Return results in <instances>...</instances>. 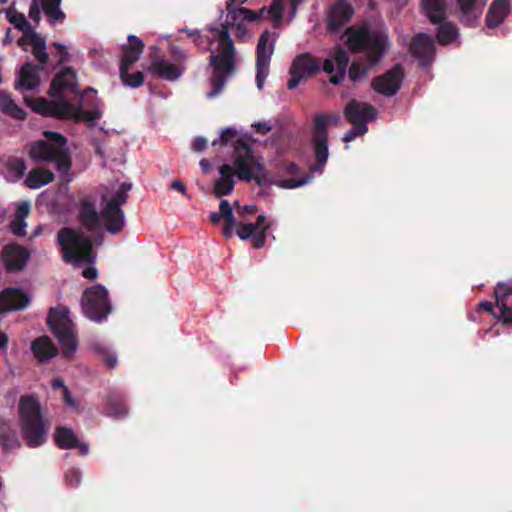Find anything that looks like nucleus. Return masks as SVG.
I'll use <instances>...</instances> for the list:
<instances>
[{"label":"nucleus","instance_id":"obj_23","mask_svg":"<svg viewBox=\"0 0 512 512\" xmlns=\"http://www.w3.org/2000/svg\"><path fill=\"white\" fill-rule=\"evenodd\" d=\"M512 296V280L503 283L500 282L495 290L496 306L499 308V314L496 316L504 324L512 320V308L508 306V298Z\"/></svg>","mask_w":512,"mask_h":512},{"label":"nucleus","instance_id":"obj_33","mask_svg":"<svg viewBox=\"0 0 512 512\" xmlns=\"http://www.w3.org/2000/svg\"><path fill=\"white\" fill-rule=\"evenodd\" d=\"M38 85L39 77L36 70L30 64H25L19 72L17 88L21 91H32L37 89Z\"/></svg>","mask_w":512,"mask_h":512},{"label":"nucleus","instance_id":"obj_13","mask_svg":"<svg viewBox=\"0 0 512 512\" xmlns=\"http://www.w3.org/2000/svg\"><path fill=\"white\" fill-rule=\"evenodd\" d=\"M107 294L106 288L101 285L93 286L84 292L82 310L88 319L101 322L110 314L111 304Z\"/></svg>","mask_w":512,"mask_h":512},{"label":"nucleus","instance_id":"obj_55","mask_svg":"<svg viewBox=\"0 0 512 512\" xmlns=\"http://www.w3.org/2000/svg\"><path fill=\"white\" fill-rule=\"evenodd\" d=\"M200 166L205 173L208 172L211 168V164L207 159H202L200 161Z\"/></svg>","mask_w":512,"mask_h":512},{"label":"nucleus","instance_id":"obj_22","mask_svg":"<svg viewBox=\"0 0 512 512\" xmlns=\"http://www.w3.org/2000/svg\"><path fill=\"white\" fill-rule=\"evenodd\" d=\"M345 115L352 124H365L366 120H375L377 110L370 104L351 101L346 109Z\"/></svg>","mask_w":512,"mask_h":512},{"label":"nucleus","instance_id":"obj_2","mask_svg":"<svg viewBox=\"0 0 512 512\" xmlns=\"http://www.w3.org/2000/svg\"><path fill=\"white\" fill-rule=\"evenodd\" d=\"M77 79L75 71L71 68L62 69L53 79L49 90L50 100L45 98L29 99L25 101L31 109L41 115L59 119L74 120L92 124L100 119L102 113L99 109L96 91L88 89L81 96L78 107L71 103V96H76Z\"/></svg>","mask_w":512,"mask_h":512},{"label":"nucleus","instance_id":"obj_11","mask_svg":"<svg viewBox=\"0 0 512 512\" xmlns=\"http://www.w3.org/2000/svg\"><path fill=\"white\" fill-rule=\"evenodd\" d=\"M48 324L61 346L63 356L72 357L77 350L78 340L69 310L64 306L52 308L48 315Z\"/></svg>","mask_w":512,"mask_h":512},{"label":"nucleus","instance_id":"obj_32","mask_svg":"<svg viewBox=\"0 0 512 512\" xmlns=\"http://www.w3.org/2000/svg\"><path fill=\"white\" fill-rule=\"evenodd\" d=\"M6 17L10 23L14 25V27L24 33V37L18 40V45L25 48L26 39L31 36V34H35L32 30L31 25L26 20L23 14L17 13L13 9H8L6 11Z\"/></svg>","mask_w":512,"mask_h":512},{"label":"nucleus","instance_id":"obj_4","mask_svg":"<svg viewBox=\"0 0 512 512\" xmlns=\"http://www.w3.org/2000/svg\"><path fill=\"white\" fill-rule=\"evenodd\" d=\"M206 37L210 41V64L214 69L211 79L213 88L207 93V97L214 98L220 94L226 79L235 71V50L225 25L210 28Z\"/></svg>","mask_w":512,"mask_h":512},{"label":"nucleus","instance_id":"obj_43","mask_svg":"<svg viewBox=\"0 0 512 512\" xmlns=\"http://www.w3.org/2000/svg\"><path fill=\"white\" fill-rule=\"evenodd\" d=\"M353 125V128L350 131H348L343 137V141L346 143L354 140L358 136L364 135L368 130L366 124Z\"/></svg>","mask_w":512,"mask_h":512},{"label":"nucleus","instance_id":"obj_15","mask_svg":"<svg viewBox=\"0 0 512 512\" xmlns=\"http://www.w3.org/2000/svg\"><path fill=\"white\" fill-rule=\"evenodd\" d=\"M321 61L310 53L297 55L289 69L291 78L287 82V88L295 89L302 80L316 74L320 70Z\"/></svg>","mask_w":512,"mask_h":512},{"label":"nucleus","instance_id":"obj_42","mask_svg":"<svg viewBox=\"0 0 512 512\" xmlns=\"http://www.w3.org/2000/svg\"><path fill=\"white\" fill-rule=\"evenodd\" d=\"M120 77L123 83L129 87H140L144 82L142 72L129 73V68L120 67Z\"/></svg>","mask_w":512,"mask_h":512},{"label":"nucleus","instance_id":"obj_58","mask_svg":"<svg viewBox=\"0 0 512 512\" xmlns=\"http://www.w3.org/2000/svg\"><path fill=\"white\" fill-rule=\"evenodd\" d=\"M42 231H43V226H42V225L38 226V227L34 230V232H33V234H32V237H37V236L41 235Z\"/></svg>","mask_w":512,"mask_h":512},{"label":"nucleus","instance_id":"obj_50","mask_svg":"<svg viewBox=\"0 0 512 512\" xmlns=\"http://www.w3.org/2000/svg\"><path fill=\"white\" fill-rule=\"evenodd\" d=\"M207 146V141L206 139L202 138V137H198L195 139L194 141V150L196 151H202L206 148Z\"/></svg>","mask_w":512,"mask_h":512},{"label":"nucleus","instance_id":"obj_17","mask_svg":"<svg viewBox=\"0 0 512 512\" xmlns=\"http://www.w3.org/2000/svg\"><path fill=\"white\" fill-rule=\"evenodd\" d=\"M30 258V252L16 243L5 245L1 252V261L8 272L21 271Z\"/></svg>","mask_w":512,"mask_h":512},{"label":"nucleus","instance_id":"obj_7","mask_svg":"<svg viewBox=\"0 0 512 512\" xmlns=\"http://www.w3.org/2000/svg\"><path fill=\"white\" fill-rule=\"evenodd\" d=\"M302 1L274 0L268 10L262 8L258 13L246 8H230V4H227L226 23L231 30L235 31L237 37L244 38L249 25L264 17L265 13L272 19L274 25H278L282 19L283 9L287 4L291 5V20L296 14L298 4Z\"/></svg>","mask_w":512,"mask_h":512},{"label":"nucleus","instance_id":"obj_49","mask_svg":"<svg viewBox=\"0 0 512 512\" xmlns=\"http://www.w3.org/2000/svg\"><path fill=\"white\" fill-rule=\"evenodd\" d=\"M170 187L176 191H179L183 195L189 197L186 193V187L180 180H174L171 182Z\"/></svg>","mask_w":512,"mask_h":512},{"label":"nucleus","instance_id":"obj_41","mask_svg":"<svg viewBox=\"0 0 512 512\" xmlns=\"http://www.w3.org/2000/svg\"><path fill=\"white\" fill-rule=\"evenodd\" d=\"M458 38V30L457 28L450 24H443L440 26L438 34H437V40L442 45L450 44L454 41H456Z\"/></svg>","mask_w":512,"mask_h":512},{"label":"nucleus","instance_id":"obj_39","mask_svg":"<svg viewBox=\"0 0 512 512\" xmlns=\"http://www.w3.org/2000/svg\"><path fill=\"white\" fill-rule=\"evenodd\" d=\"M26 41L30 42L32 46V53L35 56V58L40 63H45L48 59V54L46 53L44 39L35 33L31 34V36L27 38Z\"/></svg>","mask_w":512,"mask_h":512},{"label":"nucleus","instance_id":"obj_29","mask_svg":"<svg viewBox=\"0 0 512 512\" xmlns=\"http://www.w3.org/2000/svg\"><path fill=\"white\" fill-rule=\"evenodd\" d=\"M509 14V4L507 0H495L486 17L488 28H495L501 24Z\"/></svg>","mask_w":512,"mask_h":512},{"label":"nucleus","instance_id":"obj_20","mask_svg":"<svg viewBox=\"0 0 512 512\" xmlns=\"http://www.w3.org/2000/svg\"><path fill=\"white\" fill-rule=\"evenodd\" d=\"M353 13V8L347 1L340 0L335 3L327 16L328 30L332 33H339L350 22Z\"/></svg>","mask_w":512,"mask_h":512},{"label":"nucleus","instance_id":"obj_60","mask_svg":"<svg viewBox=\"0 0 512 512\" xmlns=\"http://www.w3.org/2000/svg\"><path fill=\"white\" fill-rule=\"evenodd\" d=\"M298 170V167L295 164H290L288 167L289 173H295Z\"/></svg>","mask_w":512,"mask_h":512},{"label":"nucleus","instance_id":"obj_45","mask_svg":"<svg viewBox=\"0 0 512 512\" xmlns=\"http://www.w3.org/2000/svg\"><path fill=\"white\" fill-rule=\"evenodd\" d=\"M65 479H66V482L70 486L78 485L80 482V479H81L80 471L78 469H74V468L68 470L66 473Z\"/></svg>","mask_w":512,"mask_h":512},{"label":"nucleus","instance_id":"obj_25","mask_svg":"<svg viewBox=\"0 0 512 512\" xmlns=\"http://www.w3.org/2000/svg\"><path fill=\"white\" fill-rule=\"evenodd\" d=\"M411 52L425 65L434 53L432 38L427 34H419L414 37Z\"/></svg>","mask_w":512,"mask_h":512},{"label":"nucleus","instance_id":"obj_19","mask_svg":"<svg viewBox=\"0 0 512 512\" xmlns=\"http://www.w3.org/2000/svg\"><path fill=\"white\" fill-rule=\"evenodd\" d=\"M402 77V68L397 65L384 75L375 78L372 87L379 94L392 96L399 90Z\"/></svg>","mask_w":512,"mask_h":512},{"label":"nucleus","instance_id":"obj_47","mask_svg":"<svg viewBox=\"0 0 512 512\" xmlns=\"http://www.w3.org/2000/svg\"><path fill=\"white\" fill-rule=\"evenodd\" d=\"M53 46L58 50V60L59 62H65L68 60V49L63 44L54 43Z\"/></svg>","mask_w":512,"mask_h":512},{"label":"nucleus","instance_id":"obj_16","mask_svg":"<svg viewBox=\"0 0 512 512\" xmlns=\"http://www.w3.org/2000/svg\"><path fill=\"white\" fill-rule=\"evenodd\" d=\"M172 54L177 62H182L186 59L184 52L178 48H173ZM149 70L161 78L173 81L182 75L184 66L181 63H172L167 59L157 58L151 63Z\"/></svg>","mask_w":512,"mask_h":512},{"label":"nucleus","instance_id":"obj_3","mask_svg":"<svg viewBox=\"0 0 512 512\" xmlns=\"http://www.w3.org/2000/svg\"><path fill=\"white\" fill-rule=\"evenodd\" d=\"M131 187L127 182L103 187L101 213L96 211L94 204L83 201L79 214L81 223L89 230L104 228L109 233H119L125 225L121 206L126 203Z\"/></svg>","mask_w":512,"mask_h":512},{"label":"nucleus","instance_id":"obj_44","mask_svg":"<svg viewBox=\"0 0 512 512\" xmlns=\"http://www.w3.org/2000/svg\"><path fill=\"white\" fill-rule=\"evenodd\" d=\"M367 74L368 70L357 63H353L349 69V77L354 82L363 80Z\"/></svg>","mask_w":512,"mask_h":512},{"label":"nucleus","instance_id":"obj_40","mask_svg":"<svg viewBox=\"0 0 512 512\" xmlns=\"http://www.w3.org/2000/svg\"><path fill=\"white\" fill-rule=\"evenodd\" d=\"M52 388L55 391H60L61 398L68 407H70L72 410H78V404L76 400L71 396L69 389L64 384V381L62 379L55 378L52 381Z\"/></svg>","mask_w":512,"mask_h":512},{"label":"nucleus","instance_id":"obj_62","mask_svg":"<svg viewBox=\"0 0 512 512\" xmlns=\"http://www.w3.org/2000/svg\"><path fill=\"white\" fill-rule=\"evenodd\" d=\"M97 152H98L99 154H102V151H101V149H100V148H98V149H97Z\"/></svg>","mask_w":512,"mask_h":512},{"label":"nucleus","instance_id":"obj_51","mask_svg":"<svg viewBox=\"0 0 512 512\" xmlns=\"http://www.w3.org/2000/svg\"><path fill=\"white\" fill-rule=\"evenodd\" d=\"M8 345V336L4 332H0V349L6 352Z\"/></svg>","mask_w":512,"mask_h":512},{"label":"nucleus","instance_id":"obj_28","mask_svg":"<svg viewBox=\"0 0 512 512\" xmlns=\"http://www.w3.org/2000/svg\"><path fill=\"white\" fill-rule=\"evenodd\" d=\"M128 42V46L124 48L120 67L130 68V65L136 62L143 52L144 44L140 38L129 35Z\"/></svg>","mask_w":512,"mask_h":512},{"label":"nucleus","instance_id":"obj_9","mask_svg":"<svg viewBox=\"0 0 512 512\" xmlns=\"http://www.w3.org/2000/svg\"><path fill=\"white\" fill-rule=\"evenodd\" d=\"M45 139L37 140L29 144L28 153L33 160L46 161L55 164L59 173L66 175L71 167V157L66 138L52 131H44Z\"/></svg>","mask_w":512,"mask_h":512},{"label":"nucleus","instance_id":"obj_36","mask_svg":"<svg viewBox=\"0 0 512 512\" xmlns=\"http://www.w3.org/2000/svg\"><path fill=\"white\" fill-rule=\"evenodd\" d=\"M61 0H40L42 10L52 24L61 23L65 19V14L59 8Z\"/></svg>","mask_w":512,"mask_h":512},{"label":"nucleus","instance_id":"obj_56","mask_svg":"<svg viewBox=\"0 0 512 512\" xmlns=\"http://www.w3.org/2000/svg\"><path fill=\"white\" fill-rule=\"evenodd\" d=\"M480 308L484 309V310H486L488 312H491L492 308H493V304L491 302H482L480 304Z\"/></svg>","mask_w":512,"mask_h":512},{"label":"nucleus","instance_id":"obj_1","mask_svg":"<svg viewBox=\"0 0 512 512\" xmlns=\"http://www.w3.org/2000/svg\"><path fill=\"white\" fill-rule=\"evenodd\" d=\"M230 145L234 147L233 167L224 164L219 168V177L213 184V195L216 198L232 193L235 185L234 175L239 180H255L259 185L274 184L284 189H293L308 184L311 177L270 180L264 173L260 159L248 146L240 132L235 128L222 130L219 139L212 145Z\"/></svg>","mask_w":512,"mask_h":512},{"label":"nucleus","instance_id":"obj_34","mask_svg":"<svg viewBox=\"0 0 512 512\" xmlns=\"http://www.w3.org/2000/svg\"><path fill=\"white\" fill-rule=\"evenodd\" d=\"M54 180L53 173L44 168H37L31 170L26 179L25 184L31 189H38Z\"/></svg>","mask_w":512,"mask_h":512},{"label":"nucleus","instance_id":"obj_21","mask_svg":"<svg viewBox=\"0 0 512 512\" xmlns=\"http://www.w3.org/2000/svg\"><path fill=\"white\" fill-rule=\"evenodd\" d=\"M31 296L18 288H8L0 293V314L21 310L28 306Z\"/></svg>","mask_w":512,"mask_h":512},{"label":"nucleus","instance_id":"obj_61","mask_svg":"<svg viewBox=\"0 0 512 512\" xmlns=\"http://www.w3.org/2000/svg\"><path fill=\"white\" fill-rule=\"evenodd\" d=\"M6 2H7V0H0L1 4H5Z\"/></svg>","mask_w":512,"mask_h":512},{"label":"nucleus","instance_id":"obj_38","mask_svg":"<svg viewBox=\"0 0 512 512\" xmlns=\"http://www.w3.org/2000/svg\"><path fill=\"white\" fill-rule=\"evenodd\" d=\"M55 441L62 449L74 448L78 445V439L72 429L58 427L55 431Z\"/></svg>","mask_w":512,"mask_h":512},{"label":"nucleus","instance_id":"obj_57","mask_svg":"<svg viewBox=\"0 0 512 512\" xmlns=\"http://www.w3.org/2000/svg\"><path fill=\"white\" fill-rule=\"evenodd\" d=\"M79 449H80V453L82 455H85L88 453V445L87 444H80Z\"/></svg>","mask_w":512,"mask_h":512},{"label":"nucleus","instance_id":"obj_46","mask_svg":"<svg viewBox=\"0 0 512 512\" xmlns=\"http://www.w3.org/2000/svg\"><path fill=\"white\" fill-rule=\"evenodd\" d=\"M101 354L108 367L114 368L117 365V357L115 354L105 349L101 350Z\"/></svg>","mask_w":512,"mask_h":512},{"label":"nucleus","instance_id":"obj_10","mask_svg":"<svg viewBox=\"0 0 512 512\" xmlns=\"http://www.w3.org/2000/svg\"><path fill=\"white\" fill-rule=\"evenodd\" d=\"M347 45L353 52H364L371 65L377 64L389 49L385 29L369 30L366 24L346 29Z\"/></svg>","mask_w":512,"mask_h":512},{"label":"nucleus","instance_id":"obj_35","mask_svg":"<svg viewBox=\"0 0 512 512\" xmlns=\"http://www.w3.org/2000/svg\"><path fill=\"white\" fill-rule=\"evenodd\" d=\"M423 9L432 23H438L445 17V0H422Z\"/></svg>","mask_w":512,"mask_h":512},{"label":"nucleus","instance_id":"obj_53","mask_svg":"<svg viewBox=\"0 0 512 512\" xmlns=\"http://www.w3.org/2000/svg\"><path fill=\"white\" fill-rule=\"evenodd\" d=\"M30 17L35 20V21H38L39 20V11H38V8L36 7V4H34L31 9H30Z\"/></svg>","mask_w":512,"mask_h":512},{"label":"nucleus","instance_id":"obj_12","mask_svg":"<svg viewBox=\"0 0 512 512\" xmlns=\"http://www.w3.org/2000/svg\"><path fill=\"white\" fill-rule=\"evenodd\" d=\"M340 121L338 115H322L316 118L313 132V146L316 158V164L312 171L322 173L327 162L329 151L327 145V128L331 125H337Z\"/></svg>","mask_w":512,"mask_h":512},{"label":"nucleus","instance_id":"obj_30","mask_svg":"<svg viewBox=\"0 0 512 512\" xmlns=\"http://www.w3.org/2000/svg\"><path fill=\"white\" fill-rule=\"evenodd\" d=\"M30 213V203L27 201H21L17 204L14 218L10 223V229L16 236H23L26 233V222L25 219Z\"/></svg>","mask_w":512,"mask_h":512},{"label":"nucleus","instance_id":"obj_54","mask_svg":"<svg viewBox=\"0 0 512 512\" xmlns=\"http://www.w3.org/2000/svg\"><path fill=\"white\" fill-rule=\"evenodd\" d=\"M256 130L259 133L265 134L270 130V127L265 123H258L256 126Z\"/></svg>","mask_w":512,"mask_h":512},{"label":"nucleus","instance_id":"obj_24","mask_svg":"<svg viewBox=\"0 0 512 512\" xmlns=\"http://www.w3.org/2000/svg\"><path fill=\"white\" fill-rule=\"evenodd\" d=\"M487 0H456L461 11L460 20L467 26L474 25L480 18Z\"/></svg>","mask_w":512,"mask_h":512},{"label":"nucleus","instance_id":"obj_27","mask_svg":"<svg viewBox=\"0 0 512 512\" xmlns=\"http://www.w3.org/2000/svg\"><path fill=\"white\" fill-rule=\"evenodd\" d=\"M21 442L11 421L0 419V447L4 451L18 449Z\"/></svg>","mask_w":512,"mask_h":512},{"label":"nucleus","instance_id":"obj_18","mask_svg":"<svg viewBox=\"0 0 512 512\" xmlns=\"http://www.w3.org/2000/svg\"><path fill=\"white\" fill-rule=\"evenodd\" d=\"M348 64L347 53L342 48H336L323 62V70L330 74V82L339 84L343 81Z\"/></svg>","mask_w":512,"mask_h":512},{"label":"nucleus","instance_id":"obj_5","mask_svg":"<svg viewBox=\"0 0 512 512\" xmlns=\"http://www.w3.org/2000/svg\"><path fill=\"white\" fill-rule=\"evenodd\" d=\"M57 243L61 248L65 262L75 267L88 265L83 270L82 275L90 280L97 277V270L92 266L95 261L92 243L81 231L62 228L58 232Z\"/></svg>","mask_w":512,"mask_h":512},{"label":"nucleus","instance_id":"obj_26","mask_svg":"<svg viewBox=\"0 0 512 512\" xmlns=\"http://www.w3.org/2000/svg\"><path fill=\"white\" fill-rule=\"evenodd\" d=\"M31 351L39 362H45L54 358L58 350L52 340L47 336H41L31 343Z\"/></svg>","mask_w":512,"mask_h":512},{"label":"nucleus","instance_id":"obj_31","mask_svg":"<svg viewBox=\"0 0 512 512\" xmlns=\"http://www.w3.org/2000/svg\"><path fill=\"white\" fill-rule=\"evenodd\" d=\"M26 170L25 161L18 157H7L3 161L2 173L9 182L19 180Z\"/></svg>","mask_w":512,"mask_h":512},{"label":"nucleus","instance_id":"obj_52","mask_svg":"<svg viewBox=\"0 0 512 512\" xmlns=\"http://www.w3.org/2000/svg\"><path fill=\"white\" fill-rule=\"evenodd\" d=\"M125 413H126V410H125L124 407H121L119 410L118 409H114L113 407H111L109 409V414L114 416V417H121Z\"/></svg>","mask_w":512,"mask_h":512},{"label":"nucleus","instance_id":"obj_37","mask_svg":"<svg viewBox=\"0 0 512 512\" xmlns=\"http://www.w3.org/2000/svg\"><path fill=\"white\" fill-rule=\"evenodd\" d=\"M0 110L12 116L15 119H23L25 112L14 102V100L4 91H0Z\"/></svg>","mask_w":512,"mask_h":512},{"label":"nucleus","instance_id":"obj_48","mask_svg":"<svg viewBox=\"0 0 512 512\" xmlns=\"http://www.w3.org/2000/svg\"><path fill=\"white\" fill-rule=\"evenodd\" d=\"M238 206V214L241 216H244L245 214H254L257 211V207L255 205H244V206Z\"/></svg>","mask_w":512,"mask_h":512},{"label":"nucleus","instance_id":"obj_14","mask_svg":"<svg viewBox=\"0 0 512 512\" xmlns=\"http://www.w3.org/2000/svg\"><path fill=\"white\" fill-rule=\"evenodd\" d=\"M277 35L265 31L261 34L256 48V85L263 89L269 75L271 57L274 53Z\"/></svg>","mask_w":512,"mask_h":512},{"label":"nucleus","instance_id":"obj_59","mask_svg":"<svg viewBox=\"0 0 512 512\" xmlns=\"http://www.w3.org/2000/svg\"><path fill=\"white\" fill-rule=\"evenodd\" d=\"M247 0H229L228 4H230V8H233L232 6L235 4V5H238V4H243L244 2H246Z\"/></svg>","mask_w":512,"mask_h":512},{"label":"nucleus","instance_id":"obj_6","mask_svg":"<svg viewBox=\"0 0 512 512\" xmlns=\"http://www.w3.org/2000/svg\"><path fill=\"white\" fill-rule=\"evenodd\" d=\"M21 435L28 447L35 448L47 440L50 425L44 418L38 400L31 395L21 396L18 404Z\"/></svg>","mask_w":512,"mask_h":512},{"label":"nucleus","instance_id":"obj_8","mask_svg":"<svg viewBox=\"0 0 512 512\" xmlns=\"http://www.w3.org/2000/svg\"><path fill=\"white\" fill-rule=\"evenodd\" d=\"M225 219V226L223 233L227 237H232L233 231L241 240L251 239L252 244L256 248H261L265 245V233L269 228L266 224V217L259 215L255 223L236 222L230 203L227 200H222L219 205V212H212L210 220L213 223Z\"/></svg>","mask_w":512,"mask_h":512}]
</instances>
